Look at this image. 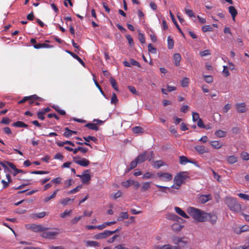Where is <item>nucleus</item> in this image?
<instances>
[{
  "label": "nucleus",
  "mask_w": 249,
  "mask_h": 249,
  "mask_svg": "<svg viewBox=\"0 0 249 249\" xmlns=\"http://www.w3.org/2000/svg\"><path fill=\"white\" fill-rule=\"evenodd\" d=\"M187 211L188 214L197 222L209 221L212 225H214L216 223L217 216L215 213H208L193 207H189Z\"/></svg>",
  "instance_id": "f257e3e1"
},
{
  "label": "nucleus",
  "mask_w": 249,
  "mask_h": 249,
  "mask_svg": "<svg viewBox=\"0 0 249 249\" xmlns=\"http://www.w3.org/2000/svg\"><path fill=\"white\" fill-rule=\"evenodd\" d=\"M225 202L230 210L232 212L239 213L241 210V206L237 200L232 197H227Z\"/></svg>",
  "instance_id": "f03ea898"
},
{
  "label": "nucleus",
  "mask_w": 249,
  "mask_h": 249,
  "mask_svg": "<svg viewBox=\"0 0 249 249\" xmlns=\"http://www.w3.org/2000/svg\"><path fill=\"white\" fill-rule=\"evenodd\" d=\"M60 233V230L58 229H53L50 231H45L42 233L41 236L45 238L49 239H53L56 236Z\"/></svg>",
  "instance_id": "7ed1b4c3"
},
{
  "label": "nucleus",
  "mask_w": 249,
  "mask_h": 249,
  "mask_svg": "<svg viewBox=\"0 0 249 249\" xmlns=\"http://www.w3.org/2000/svg\"><path fill=\"white\" fill-rule=\"evenodd\" d=\"M189 178L187 172H182L178 174L174 178V182H177L180 184L184 183L187 178Z\"/></svg>",
  "instance_id": "20e7f679"
},
{
  "label": "nucleus",
  "mask_w": 249,
  "mask_h": 249,
  "mask_svg": "<svg viewBox=\"0 0 249 249\" xmlns=\"http://www.w3.org/2000/svg\"><path fill=\"white\" fill-rule=\"evenodd\" d=\"M157 175L159 178L162 181H170L173 178L172 175L168 173L159 172L157 173Z\"/></svg>",
  "instance_id": "39448f33"
},
{
  "label": "nucleus",
  "mask_w": 249,
  "mask_h": 249,
  "mask_svg": "<svg viewBox=\"0 0 249 249\" xmlns=\"http://www.w3.org/2000/svg\"><path fill=\"white\" fill-rule=\"evenodd\" d=\"M28 226L29 227L27 228L31 229L32 231L36 232H43L49 229L48 228H46L42 225H36L33 224L29 225Z\"/></svg>",
  "instance_id": "423d86ee"
},
{
  "label": "nucleus",
  "mask_w": 249,
  "mask_h": 249,
  "mask_svg": "<svg viewBox=\"0 0 249 249\" xmlns=\"http://www.w3.org/2000/svg\"><path fill=\"white\" fill-rule=\"evenodd\" d=\"M79 159L80 158L79 157H73V161L76 164L83 167H86L89 165L90 162L87 159L82 158L79 160Z\"/></svg>",
  "instance_id": "0eeeda50"
},
{
  "label": "nucleus",
  "mask_w": 249,
  "mask_h": 249,
  "mask_svg": "<svg viewBox=\"0 0 249 249\" xmlns=\"http://www.w3.org/2000/svg\"><path fill=\"white\" fill-rule=\"evenodd\" d=\"M110 231L106 230L104 231L94 235L93 238L96 240L104 239L111 236Z\"/></svg>",
  "instance_id": "6e6552de"
},
{
  "label": "nucleus",
  "mask_w": 249,
  "mask_h": 249,
  "mask_svg": "<svg viewBox=\"0 0 249 249\" xmlns=\"http://www.w3.org/2000/svg\"><path fill=\"white\" fill-rule=\"evenodd\" d=\"M235 107L237 111L240 113H245L248 110L245 103H237L235 104Z\"/></svg>",
  "instance_id": "1a4fd4ad"
},
{
  "label": "nucleus",
  "mask_w": 249,
  "mask_h": 249,
  "mask_svg": "<svg viewBox=\"0 0 249 249\" xmlns=\"http://www.w3.org/2000/svg\"><path fill=\"white\" fill-rule=\"evenodd\" d=\"M195 149L199 154L201 155L205 153H208L209 152V149L204 145H196L195 147Z\"/></svg>",
  "instance_id": "9d476101"
},
{
  "label": "nucleus",
  "mask_w": 249,
  "mask_h": 249,
  "mask_svg": "<svg viewBox=\"0 0 249 249\" xmlns=\"http://www.w3.org/2000/svg\"><path fill=\"white\" fill-rule=\"evenodd\" d=\"M212 199V196L211 195L208 194V195H201L198 197V201L199 202L202 204H204L206 202H207L208 201L211 200Z\"/></svg>",
  "instance_id": "9b49d317"
},
{
  "label": "nucleus",
  "mask_w": 249,
  "mask_h": 249,
  "mask_svg": "<svg viewBox=\"0 0 249 249\" xmlns=\"http://www.w3.org/2000/svg\"><path fill=\"white\" fill-rule=\"evenodd\" d=\"M77 176L80 177L83 183H88L91 178L90 175L87 173H85L82 175H77Z\"/></svg>",
  "instance_id": "f8f14e48"
},
{
  "label": "nucleus",
  "mask_w": 249,
  "mask_h": 249,
  "mask_svg": "<svg viewBox=\"0 0 249 249\" xmlns=\"http://www.w3.org/2000/svg\"><path fill=\"white\" fill-rule=\"evenodd\" d=\"M174 209L175 212L182 217L186 219L189 218V216L179 207H175Z\"/></svg>",
  "instance_id": "ddd939ff"
},
{
  "label": "nucleus",
  "mask_w": 249,
  "mask_h": 249,
  "mask_svg": "<svg viewBox=\"0 0 249 249\" xmlns=\"http://www.w3.org/2000/svg\"><path fill=\"white\" fill-rule=\"evenodd\" d=\"M155 249H178L176 246H173L170 244H166L163 246L156 245L155 247Z\"/></svg>",
  "instance_id": "4468645a"
},
{
  "label": "nucleus",
  "mask_w": 249,
  "mask_h": 249,
  "mask_svg": "<svg viewBox=\"0 0 249 249\" xmlns=\"http://www.w3.org/2000/svg\"><path fill=\"white\" fill-rule=\"evenodd\" d=\"M229 12L230 13L233 20H235V18L237 15V11L233 6H230L228 7Z\"/></svg>",
  "instance_id": "2eb2a0df"
},
{
  "label": "nucleus",
  "mask_w": 249,
  "mask_h": 249,
  "mask_svg": "<svg viewBox=\"0 0 249 249\" xmlns=\"http://www.w3.org/2000/svg\"><path fill=\"white\" fill-rule=\"evenodd\" d=\"M65 131L63 133V136L66 138H69L72 136V134H77V132L76 131L71 130L69 129L68 127L65 128Z\"/></svg>",
  "instance_id": "dca6fc26"
},
{
  "label": "nucleus",
  "mask_w": 249,
  "mask_h": 249,
  "mask_svg": "<svg viewBox=\"0 0 249 249\" xmlns=\"http://www.w3.org/2000/svg\"><path fill=\"white\" fill-rule=\"evenodd\" d=\"M226 160L229 164H233L237 162L238 157L234 155L228 156Z\"/></svg>",
  "instance_id": "f3484780"
},
{
  "label": "nucleus",
  "mask_w": 249,
  "mask_h": 249,
  "mask_svg": "<svg viewBox=\"0 0 249 249\" xmlns=\"http://www.w3.org/2000/svg\"><path fill=\"white\" fill-rule=\"evenodd\" d=\"M211 145L214 149H218L221 148L223 146L222 143L218 141H212L210 142Z\"/></svg>",
  "instance_id": "a211bd4d"
},
{
  "label": "nucleus",
  "mask_w": 249,
  "mask_h": 249,
  "mask_svg": "<svg viewBox=\"0 0 249 249\" xmlns=\"http://www.w3.org/2000/svg\"><path fill=\"white\" fill-rule=\"evenodd\" d=\"M85 245L87 247H98L100 246V244L96 241H85Z\"/></svg>",
  "instance_id": "6ab92c4d"
},
{
  "label": "nucleus",
  "mask_w": 249,
  "mask_h": 249,
  "mask_svg": "<svg viewBox=\"0 0 249 249\" xmlns=\"http://www.w3.org/2000/svg\"><path fill=\"white\" fill-rule=\"evenodd\" d=\"M146 152H143L142 153L140 154L136 158V160L137 161V162L139 163H141L144 162L146 160Z\"/></svg>",
  "instance_id": "aec40b11"
},
{
  "label": "nucleus",
  "mask_w": 249,
  "mask_h": 249,
  "mask_svg": "<svg viewBox=\"0 0 249 249\" xmlns=\"http://www.w3.org/2000/svg\"><path fill=\"white\" fill-rule=\"evenodd\" d=\"M170 16L172 19V21L173 22L174 24L176 25V27H177V28L178 29V31L181 34V35L183 36H184V34L183 33L182 30H181L178 24L176 19L175 18L174 15L173 14V13L171 12H170Z\"/></svg>",
  "instance_id": "412c9836"
},
{
  "label": "nucleus",
  "mask_w": 249,
  "mask_h": 249,
  "mask_svg": "<svg viewBox=\"0 0 249 249\" xmlns=\"http://www.w3.org/2000/svg\"><path fill=\"white\" fill-rule=\"evenodd\" d=\"M66 52L69 54H70L73 58L76 59L81 64L84 66L85 63L84 61L77 55L69 51H67Z\"/></svg>",
  "instance_id": "4be33fe9"
},
{
  "label": "nucleus",
  "mask_w": 249,
  "mask_h": 249,
  "mask_svg": "<svg viewBox=\"0 0 249 249\" xmlns=\"http://www.w3.org/2000/svg\"><path fill=\"white\" fill-rule=\"evenodd\" d=\"M183 226L178 223H175L172 225V229L175 232H178L180 231Z\"/></svg>",
  "instance_id": "5701e85b"
},
{
  "label": "nucleus",
  "mask_w": 249,
  "mask_h": 249,
  "mask_svg": "<svg viewBox=\"0 0 249 249\" xmlns=\"http://www.w3.org/2000/svg\"><path fill=\"white\" fill-rule=\"evenodd\" d=\"M128 218V214L127 212H121L119 214V216L117 218V220L118 221H122L124 219H127Z\"/></svg>",
  "instance_id": "b1692460"
},
{
  "label": "nucleus",
  "mask_w": 249,
  "mask_h": 249,
  "mask_svg": "<svg viewBox=\"0 0 249 249\" xmlns=\"http://www.w3.org/2000/svg\"><path fill=\"white\" fill-rule=\"evenodd\" d=\"M174 64L176 66H178L180 64V61L181 60V55L179 53H176L174 54Z\"/></svg>",
  "instance_id": "393cba45"
},
{
  "label": "nucleus",
  "mask_w": 249,
  "mask_h": 249,
  "mask_svg": "<svg viewBox=\"0 0 249 249\" xmlns=\"http://www.w3.org/2000/svg\"><path fill=\"white\" fill-rule=\"evenodd\" d=\"M168 219L175 221H179V220H183V219L175 214L170 213L168 215L167 217Z\"/></svg>",
  "instance_id": "a878e982"
},
{
  "label": "nucleus",
  "mask_w": 249,
  "mask_h": 249,
  "mask_svg": "<svg viewBox=\"0 0 249 249\" xmlns=\"http://www.w3.org/2000/svg\"><path fill=\"white\" fill-rule=\"evenodd\" d=\"M12 125L16 127L27 128L28 125L21 121H17L12 124Z\"/></svg>",
  "instance_id": "bb28decb"
},
{
  "label": "nucleus",
  "mask_w": 249,
  "mask_h": 249,
  "mask_svg": "<svg viewBox=\"0 0 249 249\" xmlns=\"http://www.w3.org/2000/svg\"><path fill=\"white\" fill-rule=\"evenodd\" d=\"M85 126L89 129L97 131L99 130V127L97 125V124L95 123H88L85 125Z\"/></svg>",
  "instance_id": "cd10ccee"
},
{
  "label": "nucleus",
  "mask_w": 249,
  "mask_h": 249,
  "mask_svg": "<svg viewBox=\"0 0 249 249\" xmlns=\"http://www.w3.org/2000/svg\"><path fill=\"white\" fill-rule=\"evenodd\" d=\"M59 190L58 189H56L55 190L53 193V194L52 195H51L50 196H47V197H46L43 201L45 203H47L49 201H50V200H51L52 199H53L56 196V194L57 193V192H58Z\"/></svg>",
  "instance_id": "c85d7f7f"
},
{
  "label": "nucleus",
  "mask_w": 249,
  "mask_h": 249,
  "mask_svg": "<svg viewBox=\"0 0 249 249\" xmlns=\"http://www.w3.org/2000/svg\"><path fill=\"white\" fill-rule=\"evenodd\" d=\"M249 231V226L248 225H244L242 227L239 228V229H236L235 232L237 233H240L242 232H245Z\"/></svg>",
  "instance_id": "c756f323"
},
{
  "label": "nucleus",
  "mask_w": 249,
  "mask_h": 249,
  "mask_svg": "<svg viewBox=\"0 0 249 249\" xmlns=\"http://www.w3.org/2000/svg\"><path fill=\"white\" fill-rule=\"evenodd\" d=\"M226 131L222 130H218L215 132L214 134L218 138H224L226 136Z\"/></svg>",
  "instance_id": "7c9ffc66"
},
{
  "label": "nucleus",
  "mask_w": 249,
  "mask_h": 249,
  "mask_svg": "<svg viewBox=\"0 0 249 249\" xmlns=\"http://www.w3.org/2000/svg\"><path fill=\"white\" fill-rule=\"evenodd\" d=\"M150 182H143L141 187V191L142 192H145L147 190H148L150 188Z\"/></svg>",
  "instance_id": "2f4dec72"
},
{
  "label": "nucleus",
  "mask_w": 249,
  "mask_h": 249,
  "mask_svg": "<svg viewBox=\"0 0 249 249\" xmlns=\"http://www.w3.org/2000/svg\"><path fill=\"white\" fill-rule=\"evenodd\" d=\"M168 48L169 49H172L174 46V42L173 39L170 37L168 36L167 38Z\"/></svg>",
  "instance_id": "473e14b6"
},
{
  "label": "nucleus",
  "mask_w": 249,
  "mask_h": 249,
  "mask_svg": "<svg viewBox=\"0 0 249 249\" xmlns=\"http://www.w3.org/2000/svg\"><path fill=\"white\" fill-rule=\"evenodd\" d=\"M132 131L135 134L142 133L143 132V129L142 127L138 126L133 127Z\"/></svg>",
  "instance_id": "72a5a7b5"
},
{
  "label": "nucleus",
  "mask_w": 249,
  "mask_h": 249,
  "mask_svg": "<svg viewBox=\"0 0 249 249\" xmlns=\"http://www.w3.org/2000/svg\"><path fill=\"white\" fill-rule=\"evenodd\" d=\"M144 152H146V160L148 161H151L153 159V151H145Z\"/></svg>",
  "instance_id": "f704fd0d"
},
{
  "label": "nucleus",
  "mask_w": 249,
  "mask_h": 249,
  "mask_svg": "<svg viewBox=\"0 0 249 249\" xmlns=\"http://www.w3.org/2000/svg\"><path fill=\"white\" fill-rule=\"evenodd\" d=\"M7 164L11 169H12L14 171V172L13 173V175L14 176H16L18 174V169L16 167L14 164H13V163H7Z\"/></svg>",
  "instance_id": "c9c22d12"
},
{
  "label": "nucleus",
  "mask_w": 249,
  "mask_h": 249,
  "mask_svg": "<svg viewBox=\"0 0 249 249\" xmlns=\"http://www.w3.org/2000/svg\"><path fill=\"white\" fill-rule=\"evenodd\" d=\"M188 162H191L185 156L179 157V163L181 164H185Z\"/></svg>",
  "instance_id": "e433bc0d"
},
{
  "label": "nucleus",
  "mask_w": 249,
  "mask_h": 249,
  "mask_svg": "<svg viewBox=\"0 0 249 249\" xmlns=\"http://www.w3.org/2000/svg\"><path fill=\"white\" fill-rule=\"evenodd\" d=\"M110 83L112 88L116 90H118L117 83L114 78L111 77L109 80Z\"/></svg>",
  "instance_id": "4c0bfd02"
},
{
  "label": "nucleus",
  "mask_w": 249,
  "mask_h": 249,
  "mask_svg": "<svg viewBox=\"0 0 249 249\" xmlns=\"http://www.w3.org/2000/svg\"><path fill=\"white\" fill-rule=\"evenodd\" d=\"M164 165V163L162 160H157L156 161L154 164H153V166L154 168L159 169L161 166H163Z\"/></svg>",
  "instance_id": "58836bf2"
},
{
  "label": "nucleus",
  "mask_w": 249,
  "mask_h": 249,
  "mask_svg": "<svg viewBox=\"0 0 249 249\" xmlns=\"http://www.w3.org/2000/svg\"><path fill=\"white\" fill-rule=\"evenodd\" d=\"M36 96H25L21 100L18 102V104H21L25 103L26 101H28V99H36Z\"/></svg>",
  "instance_id": "ea45409f"
},
{
  "label": "nucleus",
  "mask_w": 249,
  "mask_h": 249,
  "mask_svg": "<svg viewBox=\"0 0 249 249\" xmlns=\"http://www.w3.org/2000/svg\"><path fill=\"white\" fill-rule=\"evenodd\" d=\"M83 139L86 142H91L92 141L94 142H96L97 141V139L93 136H89L88 137H84Z\"/></svg>",
  "instance_id": "a19ab883"
},
{
  "label": "nucleus",
  "mask_w": 249,
  "mask_h": 249,
  "mask_svg": "<svg viewBox=\"0 0 249 249\" xmlns=\"http://www.w3.org/2000/svg\"><path fill=\"white\" fill-rule=\"evenodd\" d=\"M189 83V79L187 77L184 78L181 81V86L182 87H187Z\"/></svg>",
  "instance_id": "79ce46f5"
},
{
  "label": "nucleus",
  "mask_w": 249,
  "mask_h": 249,
  "mask_svg": "<svg viewBox=\"0 0 249 249\" xmlns=\"http://www.w3.org/2000/svg\"><path fill=\"white\" fill-rule=\"evenodd\" d=\"M133 180L128 179L125 181H124L122 182V185L125 188H128L130 185H132V182H133Z\"/></svg>",
  "instance_id": "37998d69"
},
{
  "label": "nucleus",
  "mask_w": 249,
  "mask_h": 249,
  "mask_svg": "<svg viewBox=\"0 0 249 249\" xmlns=\"http://www.w3.org/2000/svg\"><path fill=\"white\" fill-rule=\"evenodd\" d=\"M202 31L204 33L213 31V28L211 25H205L202 27Z\"/></svg>",
  "instance_id": "c03bdc74"
},
{
  "label": "nucleus",
  "mask_w": 249,
  "mask_h": 249,
  "mask_svg": "<svg viewBox=\"0 0 249 249\" xmlns=\"http://www.w3.org/2000/svg\"><path fill=\"white\" fill-rule=\"evenodd\" d=\"M53 107L60 115H64L66 114V112L62 109H60L58 106H53Z\"/></svg>",
  "instance_id": "a18cd8bd"
},
{
  "label": "nucleus",
  "mask_w": 249,
  "mask_h": 249,
  "mask_svg": "<svg viewBox=\"0 0 249 249\" xmlns=\"http://www.w3.org/2000/svg\"><path fill=\"white\" fill-rule=\"evenodd\" d=\"M32 96H36V99H28V101H29V104L30 105H33V104L35 103V101H37V100H39L40 101H42V99L39 97H38L37 95L36 94H34V95H33Z\"/></svg>",
  "instance_id": "49530a36"
},
{
  "label": "nucleus",
  "mask_w": 249,
  "mask_h": 249,
  "mask_svg": "<svg viewBox=\"0 0 249 249\" xmlns=\"http://www.w3.org/2000/svg\"><path fill=\"white\" fill-rule=\"evenodd\" d=\"M186 15H187L190 18H195V15L194 12L192 10H190L187 8H185L184 9Z\"/></svg>",
  "instance_id": "de8ad7c7"
},
{
  "label": "nucleus",
  "mask_w": 249,
  "mask_h": 249,
  "mask_svg": "<svg viewBox=\"0 0 249 249\" xmlns=\"http://www.w3.org/2000/svg\"><path fill=\"white\" fill-rule=\"evenodd\" d=\"M205 82L207 83H212L213 82V77L211 75H203Z\"/></svg>",
  "instance_id": "09e8293b"
},
{
  "label": "nucleus",
  "mask_w": 249,
  "mask_h": 249,
  "mask_svg": "<svg viewBox=\"0 0 249 249\" xmlns=\"http://www.w3.org/2000/svg\"><path fill=\"white\" fill-rule=\"evenodd\" d=\"M148 50L149 52L152 53H156L157 52L156 49L154 47H153L151 44H148Z\"/></svg>",
  "instance_id": "8fccbe9b"
},
{
  "label": "nucleus",
  "mask_w": 249,
  "mask_h": 249,
  "mask_svg": "<svg viewBox=\"0 0 249 249\" xmlns=\"http://www.w3.org/2000/svg\"><path fill=\"white\" fill-rule=\"evenodd\" d=\"M81 188H82V186H80V185L77 186L75 188H74V189L71 190V191H70L68 193V195H71V194H74V193L77 192L78 191H79Z\"/></svg>",
  "instance_id": "3c124183"
},
{
  "label": "nucleus",
  "mask_w": 249,
  "mask_h": 249,
  "mask_svg": "<svg viewBox=\"0 0 249 249\" xmlns=\"http://www.w3.org/2000/svg\"><path fill=\"white\" fill-rule=\"evenodd\" d=\"M154 174H152L151 173L147 172L143 175L142 178L143 179H149V178H153L154 177Z\"/></svg>",
  "instance_id": "603ef678"
},
{
  "label": "nucleus",
  "mask_w": 249,
  "mask_h": 249,
  "mask_svg": "<svg viewBox=\"0 0 249 249\" xmlns=\"http://www.w3.org/2000/svg\"><path fill=\"white\" fill-rule=\"evenodd\" d=\"M45 114L42 110L39 111L37 113V117L40 120H44L45 119Z\"/></svg>",
  "instance_id": "864d4df0"
},
{
  "label": "nucleus",
  "mask_w": 249,
  "mask_h": 249,
  "mask_svg": "<svg viewBox=\"0 0 249 249\" xmlns=\"http://www.w3.org/2000/svg\"><path fill=\"white\" fill-rule=\"evenodd\" d=\"M138 164H139V163L137 162V161L136 160V159L130 162V167H129L128 170H131L134 169V168H135L137 166Z\"/></svg>",
  "instance_id": "5fc2aeb1"
},
{
  "label": "nucleus",
  "mask_w": 249,
  "mask_h": 249,
  "mask_svg": "<svg viewBox=\"0 0 249 249\" xmlns=\"http://www.w3.org/2000/svg\"><path fill=\"white\" fill-rule=\"evenodd\" d=\"M223 74L225 77H228L230 75V72L228 70V67L227 66H223Z\"/></svg>",
  "instance_id": "6e6d98bb"
},
{
  "label": "nucleus",
  "mask_w": 249,
  "mask_h": 249,
  "mask_svg": "<svg viewBox=\"0 0 249 249\" xmlns=\"http://www.w3.org/2000/svg\"><path fill=\"white\" fill-rule=\"evenodd\" d=\"M241 157L244 160H249V154L247 152H243L241 154Z\"/></svg>",
  "instance_id": "4d7b16f0"
},
{
  "label": "nucleus",
  "mask_w": 249,
  "mask_h": 249,
  "mask_svg": "<svg viewBox=\"0 0 249 249\" xmlns=\"http://www.w3.org/2000/svg\"><path fill=\"white\" fill-rule=\"evenodd\" d=\"M237 195L241 198L249 201V195L243 193H239Z\"/></svg>",
  "instance_id": "13d9d810"
},
{
  "label": "nucleus",
  "mask_w": 249,
  "mask_h": 249,
  "mask_svg": "<svg viewBox=\"0 0 249 249\" xmlns=\"http://www.w3.org/2000/svg\"><path fill=\"white\" fill-rule=\"evenodd\" d=\"M126 39H127L129 44L130 46H132L134 45V42L132 37L129 35H126L125 36Z\"/></svg>",
  "instance_id": "bf43d9fd"
},
{
  "label": "nucleus",
  "mask_w": 249,
  "mask_h": 249,
  "mask_svg": "<svg viewBox=\"0 0 249 249\" xmlns=\"http://www.w3.org/2000/svg\"><path fill=\"white\" fill-rule=\"evenodd\" d=\"M122 192L120 191H118L116 193H115L114 194H112L111 196L112 197V198L114 199H116L122 196Z\"/></svg>",
  "instance_id": "052dcab7"
},
{
  "label": "nucleus",
  "mask_w": 249,
  "mask_h": 249,
  "mask_svg": "<svg viewBox=\"0 0 249 249\" xmlns=\"http://www.w3.org/2000/svg\"><path fill=\"white\" fill-rule=\"evenodd\" d=\"M231 105L230 104H226L223 107V112L224 113H226L231 108Z\"/></svg>",
  "instance_id": "680f3d73"
},
{
  "label": "nucleus",
  "mask_w": 249,
  "mask_h": 249,
  "mask_svg": "<svg viewBox=\"0 0 249 249\" xmlns=\"http://www.w3.org/2000/svg\"><path fill=\"white\" fill-rule=\"evenodd\" d=\"M192 118L194 122H196L199 119H200L198 113L194 112H192Z\"/></svg>",
  "instance_id": "e2e57ef3"
},
{
  "label": "nucleus",
  "mask_w": 249,
  "mask_h": 249,
  "mask_svg": "<svg viewBox=\"0 0 249 249\" xmlns=\"http://www.w3.org/2000/svg\"><path fill=\"white\" fill-rule=\"evenodd\" d=\"M138 37H139V39L140 41L143 44L145 43V37L143 34H142L141 33H139Z\"/></svg>",
  "instance_id": "0e129e2a"
},
{
  "label": "nucleus",
  "mask_w": 249,
  "mask_h": 249,
  "mask_svg": "<svg viewBox=\"0 0 249 249\" xmlns=\"http://www.w3.org/2000/svg\"><path fill=\"white\" fill-rule=\"evenodd\" d=\"M46 212H42L37 213H36L35 214V217L36 218H41L44 217L46 215Z\"/></svg>",
  "instance_id": "69168bd1"
},
{
  "label": "nucleus",
  "mask_w": 249,
  "mask_h": 249,
  "mask_svg": "<svg viewBox=\"0 0 249 249\" xmlns=\"http://www.w3.org/2000/svg\"><path fill=\"white\" fill-rule=\"evenodd\" d=\"M197 126L200 128H206V125L204 124L201 118L199 119L197 121Z\"/></svg>",
  "instance_id": "338daca9"
},
{
  "label": "nucleus",
  "mask_w": 249,
  "mask_h": 249,
  "mask_svg": "<svg viewBox=\"0 0 249 249\" xmlns=\"http://www.w3.org/2000/svg\"><path fill=\"white\" fill-rule=\"evenodd\" d=\"M118 102L117 96L115 93H113L111 99V103L112 104H116Z\"/></svg>",
  "instance_id": "774afa93"
}]
</instances>
